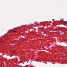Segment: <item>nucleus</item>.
<instances>
[{
  "mask_svg": "<svg viewBox=\"0 0 67 67\" xmlns=\"http://www.w3.org/2000/svg\"><path fill=\"white\" fill-rule=\"evenodd\" d=\"M13 53H15V51H13Z\"/></svg>",
  "mask_w": 67,
  "mask_h": 67,
  "instance_id": "nucleus-2",
  "label": "nucleus"
},
{
  "mask_svg": "<svg viewBox=\"0 0 67 67\" xmlns=\"http://www.w3.org/2000/svg\"><path fill=\"white\" fill-rule=\"evenodd\" d=\"M14 33H15V32H16V31H14Z\"/></svg>",
  "mask_w": 67,
  "mask_h": 67,
  "instance_id": "nucleus-3",
  "label": "nucleus"
},
{
  "mask_svg": "<svg viewBox=\"0 0 67 67\" xmlns=\"http://www.w3.org/2000/svg\"><path fill=\"white\" fill-rule=\"evenodd\" d=\"M62 55H64V54H63Z\"/></svg>",
  "mask_w": 67,
  "mask_h": 67,
  "instance_id": "nucleus-4",
  "label": "nucleus"
},
{
  "mask_svg": "<svg viewBox=\"0 0 67 67\" xmlns=\"http://www.w3.org/2000/svg\"><path fill=\"white\" fill-rule=\"evenodd\" d=\"M65 22L64 23H65V24H67V21H65Z\"/></svg>",
  "mask_w": 67,
  "mask_h": 67,
  "instance_id": "nucleus-1",
  "label": "nucleus"
},
{
  "mask_svg": "<svg viewBox=\"0 0 67 67\" xmlns=\"http://www.w3.org/2000/svg\"><path fill=\"white\" fill-rule=\"evenodd\" d=\"M23 64H24V63H23Z\"/></svg>",
  "mask_w": 67,
  "mask_h": 67,
  "instance_id": "nucleus-5",
  "label": "nucleus"
}]
</instances>
